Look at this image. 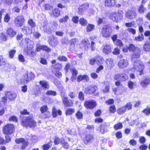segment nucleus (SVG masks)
<instances>
[{"instance_id": "nucleus-1", "label": "nucleus", "mask_w": 150, "mask_h": 150, "mask_svg": "<svg viewBox=\"0 0 150 150\" xmlns=\"http://www.w3.org/2000/svg\"><path fill=\"white\" fill-rule=\"evenodd\" d=\"M25 42L27 46L26 48H24V51L26 56H29L32 59L34 58L36 54V52L30 50L33 47V42L28 38H25Z\"/></svg>"}, {"instance_id": "nucleus-2", "label": "nucleus", "mask_w": 150, "mask_h": 150, "mask_svg": "<svg viewBox=\"0 0 150 150\" xmlns=\"http://www.w3.org/2000/svg\"><path fill=\"white\" fill-rule=\"evenodd\" d=\"M22 124L23 126L30 127H34L36 126V122L34 120L33 116H30L27 117H24L22 120Z\"/></svg>"}, {"instance_id": "nucleus-3", "label": "nucleus", "mask_w": 150, "mask_h": 150, "mask_svg": "<svg viewBox=\"0 0 150 150\" xmlns=\"http://www.w3.org/2000/svg\"><path fill=\"white\" fill-rule=\"evenodd\" d=\"M128 49L129 51L133 52L131 58L132 61H134L135 58L139 57L141 52L139 48L136 47L134 45L131 44L129 45Z\"/></svg>"}, {"instance_id": "nucleus-4", "label": "nucleus", "mask_w": 150, "mask_h": 150, "mask_svg": "<svg viewBox=\"0 0 150 150\" xmlns=\"http://www.w3.org/2000/svg\"><path fill=\"white\" fill-rule=\"evenodd\" d=\"M137 58H135L134 61H132L134 62L133 64V68L134 70L139 72V74L140 75H142L143 74V69L144 66L142 62L140 61L136 60Z\"/></svg>"}, {"instance_id": "nucleus-5", "label": "nucleus", "mask_w": 150, "mask_h": 150, "mask_svg": "<svg viewBox=\"0 0 150 150\" xmlns=\"http://www.w3.org/2000/svg\"><path fill=\"white\" fill-rule=\"evenodd\" d=\"M34 78V74L31 72H27L23 76L21 80V82L23 84L29 83L30 81L33 80Z\"/></svg>"}, {"instance_id": "nucleus-6", "label": "nucleus", "mask_w": 150, "mask_h": 150, "mask_svg": "<svg viewBox=\"0 0 150 150\" xmlns=\"http://www.w3.org/2000/svg\"><path fill=\"white\" fill-rule=\"evenodd\" d=\"M123 17L122 14L117 13L114 12H112L110 15V19L116 22H118L121 20Z\"/></svg>"}, {"instance_id": "nucleus-7", "label": "nucleus", "mask_w": 150, "mask_h": 150, "mask_svg": "<svg viewBox=\"0 0 150 150\" xmlns=\"http://www.w3.org/2000/svg\"><path fill=\"white\" fill-rule=\"evenodd\" d=\"M14 130L13 125L8 124L3 128V133L6 134H11L13 133Z\"/></svg>"}, {"instance_id": "nucleus-8", "label": "nucleus", "mask_w": 150, "mask_h": 150, "mask_svg": "<svg viewBox=\"0 0 150 150\" xmlns=\"http://www.w3.org/2000/svg\"><path fill=\"white\" fill-rule=\"evenodd\" d=\"M114 78L117 81H125L128 80V76L125 73H118L115 75Z\"/></svg>"}, {"instance_id": "nucleus-9", "label": "nucleus", "mask_w": 150, "mask_h": 150, "mask_svg": "<svg viewBox=\"0 0 150 150\" xmlns=\"http://www.w3.org/2000/svg\"><path fill=\"white\" fill-rule=\"evenodd\" d=\"M61 96L62 99L63 104L67 107L71 106L73 105V101L71 100L68 99V98L65 95L64 93H62Z\"/></svg>"}, {"instance_id": "nucleus-10", "label": "nucleus", "mask_w": 150, "mask_h": 150, "mask_svg": "<svg viewBox=\"0 0 150 150\" xmlns=\"http://www.w3.org/2000/svg\"><path fill=\"white\" fill-rule=\"evenodd\" d=\"M25 19L22 16H18L15 19L14 23L16 26L18 27L22 26L24 22Z\"/></svg>"}, {"instance_id": "nucleus-11", "label": "nucleus", "mask_w": 150, "mask_h": 150, "mask_svg": "<svg viewBox=\"0 0 150 150\" xmlns=\"http://www.w3.org/2000/svg\"><path fill=\"white\" fill-rule=\"evenodd\" d=\"M97 87L96 86H92L88 87L85 91V93L89 94H94L95 96L98 94V92L97 91Z\"/></svg>"}, {"instance_id": "nucleus-12", "label": "nucleus", "mask_w": 150, "mask_h": 150, "mask_svg": "<svg viewBox=\"0 0 150 150\" xmlns=\"http://www.w3.org/2000/svg\"><path fill=\"white\" fill-rule=\"evenodd\" d=\"M111 33L110 28L108 26H105L102 28L101 34L103 37L108 38L110 36Z\"/></svg>"}, {"instance_id": "nucleus-13", "label": "nucleus", "mask_w": 150, "mask_h": 150, "mask_svg": "<svg viewBox=\"0 0 150 150\" xmlns=\"http://www.w3.org/2000/svg\"><path fill=\"white\" fill-rule=\"evenodd\" d=\"M96 105V102L93 100L87 101L84 103V106L87 109H92Z\"/></svg>"}, {"instance_id": "nucleus-14", "label": "nucleus", "mask_w": 150, "mask_h": 150, "mask_svg": "<svg viewBox=\"0 0 150 150\" xmlns=\"http://www.w3.org/2000/svg\"><path fill=\"white\" fill-rule=\"evenodd\" d=\"M126 17L129 19H133L136 18V13L134 11L128 10L126 13Z\"/></svg>"}, {"instance_id": "nucleus-15", "label": "nucleus", "mask_w": 150, "mask_h": 150, "mask_svg": "<svg viewBox=\"0 0 150 150\" xmlns=\"http://www.w3.org/2000/svg\"><path fill=\"white\" fill-rule=\"evenodd\" d=\"M128 61L127 59H121L120 60L118 64V67L121 69H123L127 67Z\"/></svg>"}, {"instance_id": "nucleus-16", "label": "nucleus", "mask_w": 150, "mask_h": 150, "mask_svg": "<svg viewBox=\"0 0 150 150\" xmlns=\"http://www.w3.org/2000/svg\"><path fill=\"white\" fill-rule=\"evenodd\" d=\"M103 52L105 54H108L111 52V47L108 44L104 45L103 46Z\"/></svg>"}, {"instance_id": "nucleus-17", "label": "nucleus", "mask_w": 150, "mask_h": 150, "mask_svg": "<svg viewBox=\"0 0 150 150\" xmlns=\"http://www.w3.org/2000/svg\"><path fill=\"white\" fill-rule=\"evenodd\" d=\"M150 79L148 77H146L140 81V85L143 88L146 87L149 84Z\"/></svg>"}, {"instance_id": "nucleus-18", "label": "nucleus", "mask_w": 150, "mask_h": 150, "mask_svg": "<svg viewBox=\"0 0 150 150\" xmlns=\"http://www.w3.org/2000/svg\"><path fill=\"white\" fill-rule=\"evenodd\" d=\"M4 93L5 96L11 100H13L15 99L16 96L15 93L11 92L6 91Z\"/></svg>"}, {"instance_id": "nucleus-19", "label": "nucleus", "mask_w": 150, "mask_h": 150, "mask_svg": "<svg viewBox=\"0 0 150 150\" xmlns=\"http://www.w3.org/2000/svg\"><path fill=\"white\" fill-rule=\"evenodd\" d=\"M93 139V135L91 134L87 135L83 139L84 143L86 144H88L91 142V141Z\"/></svg>"}, {"instance_id": "nucleus-20", "label": "nucleus", "mask_w": 150, "mask_h": 150, "mask_svg": "<svg viewBox=\"0 0 150 150\" xmlns=\"http://www.w3.org/2000/svg\"><path fill=\"white\" fill-rule=\"evenodd\" d=\"M39 83L41 87L45 89H48L50 88L49 83L46 81H40Z\"/></svg>"}, {"instance_id": "nucleus-21", "label": "nucleus", "mask_w": 150, "mask_h": 150, "mask_svg": "<svg viewBox=\"0 0 150 150\" xmlns=\"http://www.w3.org/2000/svg\"><path fill=\"white\" fill-rule=\"evenodd\" d=\"M115 2L116 0H105V5L108 7H114Z\"/></svg>"}, {"instance_id": "nucleus-22", "label": "nucleus", "mask_w": 150, "mask_h": 150, "mask_svg": "<svg viewBox=\"0 0 150 150\" xmlns=\"http://www.w3.org/2000/svg\"><path fill=\"white\" fill-rule=\"evenodd\" d=\"M21 31L25 34H30L32 33V29L26 26H23L21 28Z\"/></svg>"}, {"instance_id": "nucleus-23", "label": "nucleus", "mask_w": 150, "mask_h": 150, "mask_svg": "<svg viewBox=\"0 0 150 150\" xmlns=\"http://www.w3.org/2000/svg\"><path fill=\"white\" fill-rule=\"evenodd\" d=\"M43 30L44 32L49 34H50L52 33V30L50 27L49 24L48 23L45 24L43 25Z\"/></svg>"}, {"instance_id": "nucleus-24", "label": "nucleus", "mask_w": 150, "mask_h": 150, "mask_svg": "<svg viewBox=\"0 0 150 150\" xmlns=\"http://www.w3.org/2000/svg\"><path fill=\"white\" fill-rule=\"evenodd\" d=\"M89 77L87 75H80L78 76L77 77V81L79 82L83 79L87 81L89 80Z\"/></svg>"}, {"instance_id": "nucleus-25", "label": "nucleus", "mask_w": 150, "mask_h": 150, "mask_svg": "<svg viewBox=\"0 0 150 150\" xmlns=\"http://www.w3.org/2000/svg\"><path fill=\"white\" fill-rule=\"evenodd\" d=\"M26 138L27 140L30 139L33 142H35L37 140V137L35 136H32L30 134H29L26 136Z\"/></svg>"}, {"instance_id": "nucleus-26", "label": "nucleus", "mask_w": 150, "mask_h": 150, "mask_svg": "<svg viewBox=\"0 0 150 150\" xmlns=\"http://www.w3.org/2000/svg\"><path fill=\"white\" fill-rule=\"evenodd\" d=\"M6 33L9 36L12 37H13L16 33L13 29L11 28H8L6 30Z\"/></svg>"}, {"instance_id": "nucleus-27", "label": "nucleus", "mask_w": 150, "mask_h": 150, "mask_svg": "<svg viewBox=\"0 0 150 150\" xmlns=\"http://www.w3.org/2000/svg\"><path fill=\"white\" fill-rule=\"evenodd\" d=\"M143 49L144 50L145 52L150 51V41H147L144 43Z\"/></svg>"}, {"instance_id": "nucleus-28", "label": "nucleus", "mask_w": 150, "mask_h": 150, "mask_svg": "<svg viewBox=\"0 0 150 150\" xmlns=\"http://www.w3.org/2000/svg\"><path fill=\"white\" fill-rule=\"evenodd\" d=\"M57 114L59 115H61L62 114V112L60 110H57L56 108L54 107L52 110V114L54 117H55L57 116Z\"/></svg>"}, {"instance_id": "nucleus-29", "label": "nucleus", "mask_w": 150, "mask_h": 150, "mask_svg": "<svg viewBox=\"0 0 150 150\" xmlns=\"http://www.w3.org/2000/svg\"><path fill=\"white\" fill-rule=\"evenodd\" d=\"M104 62V59L101 56L96 57V63L98 65H103Z\"/></svg>"}, {"instance_id": "nucleus-30", "label": "nucleus", "mask_w": 150, "mask_h": 150, "mask_svg": "<svg viewBox=\"0 0 150 150\" xmlns=\"http://www.w3.org/2000/svg\"><path fill=\"white\" fill-rule=\"evenodd\" d=\"M89 7V4L88 3H85L79 6V12H82L86 9Z\"/></svg>"}, {"instance_id": "nucleus-31", "label": "nucleus", "mask_w": 150, "mask_h": 150, "mask_svg": "<svg viewBox=\"0 0 150 150\" xmlns=\"http://www.w3.org/2000/svg\"><path fill=\"white\" fill-rule=\"evenodd\" d=\"M91 39V51H94L96 49L95 45V42L93 41H95L94 39H96V38L94 37H91L90 38Z\"/></svg>"}, {"instance_id": "nucleus-32", "label": "nucleus", "mask_w": 150, "mask_h": 150, "mask_svg": "<svg viewBox=\"0 0 150 150\" xmlns=\"http://www.w3.org/2000/svg\"><path fill=\"white\" fill-rule=\"evenodd\" d=\"M78 39H73L71 40L70 45V47L71 49H73L76 46L77 44L78 43Z\"/></svg>"}, {"instance_id": "nucleus-33", "label": "nucleus", "mask_w": 150, "mask_h": 150, "mask_svg": "<svg viewBox=\"0 0 150 150\" xmlns=\"http://www.w3.org/2000/svg\"><path fill=\"white\" fill-rule=\"evenodd\" d=\"M144 39V36L142 33L139 34L138 36L135 37L134 40L137 41H142Z\"/></svg>"}, {"instance_id": "nucleus-34", "label": "nucleus", "mask_w": 150, "mask_h": 150, "mask_svg": "<svg viewBox=\"0 0 150 150\" xmlns=\"http://www.w3.org/2000/svg\"><path fill=\"white\" fill-rule=\"evenodd\" d=\"M59 43L58 41L56 38H53V40H51L50 42V44L52 47H55Z\"/></svg>"}, {"instance_id": "nucleus-35", "label": "nucleus", "mask_w": 150, "mask_h": 150, "mask_svg": "<svg viewBox=\"0 0 150 150\" xmlns=\"http://www.w3.org/2000/svg\"><path fill=\"white\" fill-rule=\"evenodd\" d=\"M81 42L85 47L88 48L90 45V43L89 41L87 39H84Z\"/></svg>"}, {"instance_id": "nucleus-36", "label": "nucleus", "mask_w": 150, "mask_h": 150, "mask_svg": "<svg viewBox=\"0 0 150 150\" xmlns=\"http://www.w3.org/2000/svg\"><path fill=\"white\" fill-rule=\"evenodd\" d=\"M79 22L80 24L81 25L84 26H86L88 23L87 20L83 18H80V19Z\"/></svg>"}, {"instance_id": "nucleus-37", "label": "nucleus", "mask_w": 150, "mask_h": 150, "mask_svg": "<svg viewBox=\"0 0 150 150\" xmlns=\"http://www.w3.org/2000/svg\"><path fill=\"white\" fill-rule=\"evenodd\" d=\"M95 28L94 25L89 24L86 27V31L87 32H90L92 31Z\"/></svg>"}, {"instance_id": "nucleus-38", "label": "nucleus", "mask_w": 150, "mask_h": 150, "mask_svg": "<svg viewBox=\"0 0 150 150\" xmlns=\"http://www.w3.org/2000/svg\"><path fill=\"white\" fill-rule=\"evenodd\" d=\"M107 131V126L103 125H101L100 129V132L102 134H104Z\"/></svg>"}, {"instance_id": "nucleus-39", "label": "nucleus", "mask_w": 150, "mask_h": 150, "mask_svg": "<svg viewBox=\"0 0 150 150\" xmlns=\"http://www.w3.org/2000/svg\"><path fill=\"white\" fill-rule=\"evenodd\" d=\"M62 66L61 64L59 63H57L55 65H52V68H54L55 69H58V70L62 69Z\"/></svg>"}, {"instance_id": "nucleus-40", "label": "nucleus", "mask_w": 150, "mask_h": 150, "mask_svg": "<svg viewBox=\"0 0 150 150\" xmlns=\"http://www.w3.org/2000/svg\"><path fill=\"white\" fill-rule=\"evenodd\" d=\"M106 63L107 65L110 67H112L114 66L113 60L111 59H109L106 60Z\"/></svg>"}, {"instance_id": "nucleus-41", "label": "nucleus", "mask_w": 150, "mask_h": 150, "mask_svg": "<svg viewBox=\"0 0 150 150\" xmlns=\"http://www.w3.org/2000/svg\"><path fill=\"white\" fill-rule=\"evenodd\" d=\"M126 111V108L123 106L118 109L117 112L119 114H122L124 113Z\"/></svg>"}, {"instance_id": "nucleus-42", "label": "nucleus", "mask_w": 150, "mask_h": 150, "mask_svg": "<svg viewBox=\"0 0 150 150\" xmlns=\"http://www.w3.org/2000/svg\"><path fill=\"white\" fill-rule=\"evenodd\" d=\"M52 142H50L48 144H44L43 145L42 147L44 150H47L52 145Z\"/></svg>"}, {"instance_id": "nucleus-43", "label": "nucleus", "mask_w": 150, "mask_h": 150, "mask_svg": "<svg viewBox=\"0 0 150 150\" xmlns=\"http://www.w3.org/2000/svg\"><path fill=\"white\" fill-rule=\"evenodd\" d=\"M53 13L54 16L55 17H58L60 15V11L58 9L56 8L53 10Z\"/></svg>"}, {"instance_id": "nucleus-44", "label": "nucleus", "mask_w": 150, "mask_h": 150, "mask_svg": "<svg viewBox=\"0 0 150 150\" xmlns=\"http://www.w3.org/2000/svg\"><path fill=\"white\" fill-rule=\"evenodd\" d=\"M123 127V125L121 123L119 122L118 123H117L116 125H115L114 127V128L115 130H117L119 129H120L122 128Z\"/></svg>"}, {"instance_id": "nucleus-45", "label": "nucleus", "mask_w": 150, "mask_h": 150, "mask_svg": "<svg viewBox=\"0 0 150 150\" xmlns=\"http://www.w3.org/2000/svg\"><path fill=\"white\" fill-rule=\"evenodd\" d=\"M69 18V17L68 16H65L63 18H60L59 21L61 23H65L68 20Z\"/></svg>"}, {"instance_id": "nucleus-46", "label": "nucleus", "mask_w": 150, "mask_h": 150, "mask_svg": "<svg viewBox=\"0 0 150 150\" xmlns=\"http://www.w3.org/2000/svg\"><path fill=\"white\" fill-rule=\"evenodd\" d=\"M74 112V109L73 108H69L67 109L66 112V115H70L72 114Z\"/></svg>"}, {"instance_id": "nucleus-47", "label": "nucleus", "mask_w": 150, "mask_h": 150, "mask_svg": "<svg viewBox=\"0 0 150 150\" xmlns=\"http://www.w3.org/2000/svg\"><path fill=\"white\" fill-rule=\"evenodd\" d=\"M125 90V88L124 86H123L121 88H118V89L116 91V92H118L119 94L121 95L123 94Z\"/></svg>"}, {"instance_id": "nucleus-48", "label": "nucleus", "mask_w": 150, "mask_h": 150, "mask_svg": "<svg viewBox=\"0 0 150 150\" xmlns=\"http://www.w3.org/2000/svg\"><path fill=\"white\" fill-rule=\"evenodd\" d=\"M28 23L32 28H34L35 26V23L31 19H30L28 20Z\"/></svg>"}, {"instance_id": "nucleus-49", "label": "nucleus", "mask_w": 150, "mask_h": 150, "mask_svg": "<svg viewBox=\"0 0 150 150\" xmlns=\"http://www.w3.org/2000/svg\"><path fill=\"white\" fill-rule=\"evenodd\" d=\"M61 143L62 144L63 147L67 149H69V145L67 143L65 142L64 140H62L61 141Z\"/></svg>"}, {"instance_id": "nucleus-50", "label": "nucleus", "mask_w": 150, "mask_h": 150, "mask_svg": "<svg viewBox=\"0 0 150 150\" xmlns=\"http://www.w3.org/2000/svg\"><path fill=\"white\" fill-rule=\"evenodd\" d=\"M76 115L78 119H81L83 117V114L80 111H78L76 114Z\"/></svg>"}, {"instance_id": "nucleus-51", "label": "nucleus", "mask_w": 150, "mask_h": 150, "mask_svg": "<svg viewBox=\"0 0 150 150\" xmlns=\"http://www.w3.org/2000/svg\"><path fill=\"white\" fill-rule=\"evenodd\" d=\"M1 2L5 4L10 5L12 3V0H1Z\"/></svg>"}, {"instance_id": "nucleus-52", "label": "nucleus", "mask_w": 150, "mask_h": 150, "mask_svg": "<svg viewBox=\"0 0 150 150\" xmlns=\"http://www.w3.org/2000/svg\"><path fill=\"white\" fill-rule=\"evenodd\" d=\"M6 64L5 60L3 58L2 56H0V65H4Z\"/></svg>"}, {"instance_id": "nucleus-53", "label": "nucleus", "mask_w": 150, "mask_h": 150, "mask_svg": "<svg viewBox=\"0 0 150 150\" xmlns=\"http://www.w3.org/2000/svg\"><path fill=\"white\" fill-rule=\"evenodd\" d=\"M46 94L47 95L53 96H55L57 94L56 92L55 91L51 90L47 91L46 93Z\"/></svg>"}, {"instance_id": "nucleus-54", "label": "nucleus", "mask_w": 150, "mask_h": 150, "mask_svg": "<svg viewBox=\"0 0 150 150\" xmlns=\"http://www.w3.org/2000/svg\"><path fill=\"white\" fill-rule=\"evenodd\" d=\"M11 17L10 15L8 13H7L5 16L4 20L6 22H8L10 20Z\"/></svg>"}, {"instance_id": "nucleus-55", "label": "nucleus", "mask_w": 150, "mask_h": 150, "mask_svg": "<svg viewBox=\"0 0 150 150\" xmlns=\"http://www.w3.org/2000/svg\"><path fill=\"white\" fill-rule=\"evenodd\" d=\"M142 112L146 115H148L150 114V107H149L145 108Z\"/></svg>"}, {"instance_id": "nucleus-56", "label": "nucleus", "mask_w": 150, "mask_h": 150, "mask_svg": "<svg viewBox=\"0 0 150 150\" xmlns=\"http://www.w3.org/2000/svg\"><path fill=\"white\" fill-rule=\"evenodd\" d=\"M79 98L81 101H83L84 100V94L81 91L79 92Z\"/></svg>"}, {"instance_id": "nucleus-57", "label": "nucleus", "mask_w": 150, "mask_h": 150, "mask_svg": "<svg viewBox=\"0 0 150 150\" xmlns=\"http://www.w3.org/2000/svg\"><path fill=\"white\" fill-rule=\"evenodd\" d=\"M42 50H45L47 52H49L51 51V49L50 48L45 45H42Z\"/></svg>"}, {"instance_id": "nucleus-58", "label": "nucleus", "mask_w": 150, "mask_h": 150, "mask_svg": "<svg viewBox=\"0 0 150 150\" xmlns=\"http://www.w3.org/2000/svg\"><path fill=\"white\" fill-rule=\"evenodd\" d=\"M57 59L60 61L65 62L67 61V59L64 56H60L58 57Z\"/></svg>"}, {"instance_id": "nucleus-59", "label": "nucleus", "mask_w": 150, "mask_h": 150, "mask_svg": "<svg viewBox=\"0 0 150 150\" xmlns=\"http://www.w3.org/2000/svg\"><path fill=\"white\" fill-rule=\"evenodd\" d=\"M48 109V108L46 105H44L40 108V110L42 113L46 112Z\"/></svg>"}, {"instance_id": "nucleus-60", "label": "nucleus", "mask_w": 150, "mask_h": 150, "mask_svg": "<svg viewBox=\"0 0 150 150\" xmlns=\"http://www.w3.org/2000/svg\"><path fill=\"white\" fill-rule=\"evenodd\" d=\"M16 52V51L14 50H11L9 52V56L10 58H12Z\"/></svg>"}, {"instance_id": "nucleus-61", "label": "nucleus", "mask_w": 150, "mask_h": 150, "mask_svg": "<svg viewBox=\"0 0 150 150\" xmlns=\"http://www.w3.org/2000/svg\"><path fill=\"white\" fill-rule=\"evenodd\" d=\"M25 141V140L22 138L16 139L15 140V142L17 144L23 143Z\"/></svg>"}, {"instance_id": "nucleus-62", "label": "nucleus", "mask_w": 150, "mask_h": 150, "mask_svg": "<svg viewBox=\"0 0 150 150\" xmlns=\"http://www.w3.org/2000/svg\"><path fill=\"white\" fill-rule=\"evenodd\" d=\"M71 72L72 73L73 76L74 78V79L76 77V75L78 74V71L76 69H72Z\"/></svg>"}, {"instance_id": "nucleus-63", "label": "nucleus", "mask_w": 150, "mask_h": 150, "mask_svg": "<svg viewBox=\"0 0 150 150\" xmlns=\"http://www.w3.org/2000/svg\"><path fill=\"white\" fill-rule=\"evenodd\" d=\"M134 85V83L132 81H129L128 82V86L130 89H133Z\"/></svg>"}, {"instance_id": "nucleus-64", "label": "nucleus", "mask_w": 150, "mask_h": 150, "mask_svg": "<svg viewBox=\"0 0 150 150\" xmlns=\"http://www.w3.org/2000/svg\"><path fill=\"white\" fill-rule=\"evenodd\" d=\"M116 45L119 46L120 47H122L123 46V44L122 41L119 40H116V41L114 43Z\"/></svg>"}]
</instances>
